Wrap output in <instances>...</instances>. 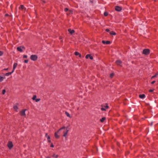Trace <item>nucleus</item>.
<instances>
[{
	"mask_svg": "<svg viewBox=\"0 0 158 158\" xmlns=\"http://www.w3.org/2000/svg\"><path fill=\"white\" fill-rule=\"evenodd\" d=\"M65 128V127H63L60 128L57 132H55L54 134V135L56 138L57 139H58L59 138V135H58V134L59 132L61 130H62L63 129Z\"/></svg>",
	"mask_w": 158,
	"mask_h": 158,
	"instance_id": "obj_1",
	"label": "nucleus"
},
{
	"mask_svg": "<svg viewBox=\"0 0 158 158\" xmlns=\"http://www.w3.org/2000/svg\"><path fill=\"white\" fill-rule=\"evenodd\" d=\"M63 130H64L63 136L65 137V139L66 140L67 139L66 136L69 131V130L67 129H65V128Z\"/></svg>",
	"mask_w": 158,
	"mask_h": 158,
	"instance_id": "obj_2",
	"label": "nucleus"
},
{
	"mask_svg": "<svg viewBox=\"0 0 158 158\" xmlns=\"http://www.w3.org/2000/svg\"><path fill=\"white\" fill-rule=\"evenodd\" d=\"M37 56L35 55H31L30 57L31 59L33 61H35L36 60H37Z\"/></svg>",
	"mask_w": 158,
	"mask_h": 158,
	"instance_id": "obj_3",
	"label": "nucleus"
},
{
	"mask_svg": "<svg viewBox=\"0 0 158 158\" xmlns=\"http://www.w3.org/2000/svg\"><path fill=\"white\" fill-rule=\"evenodd\" d=\"M150 52V50L148 49H145L143 50V54L147 55L149 54Z\"/></svg>",
	"mask_w": 158,
	"mask_h": 158,
	"instance_id": "obj_4",
	"label": "nucleus"
},
{
	"mask_svg": "<svg viewBox=\"0 0 158 158\" xmlns=\"http://www.w3.org/2000/svg\"><path fill=\"white\" fill-rule=\"evenodd\" d=\"M24 48H25L24 47L20 46V47L17 48V49L18 51L20 52H23V49H24Z\"/></svg>",
	"mask_w": 158,
	"mask_h": 158,
	"instance_id": "obj_5",
	"label": "nucleus"
},
{
	"mask_svg": "<svg viewBox=\"0 0 158 158\" xmlns=\"http://www.w3.org/2000/svg\"><path fill=\"white\" fill-rule=\"evenodd\" d=\"M26 110V109H24L21 111L20 112L21 115L22 116H25L26 114L25 112Z\"/></svg>",
	"mask_w": 158,
	"mask_h": 158,
	"instance_id": "obj_6",
	"label": "nucleus"
},
{
	"mask_svg": "<svg viewBox=\"0 0 158 158\" xmlns=\"http://www.w3.org/2000/svg\"><path fill=\"white\" fill-rule=\"evenodd\" d=\"M18 104H15L13 107L15 111L17 112L18 111Z\"/></svg>",
	"mask_w": 158,
	"mask_h": 158,
	"instance_id": "obj_7",
	"label": "nucleus"
},
{
	"mask_svg": "<svg viewBox=\"0 0 158 158\" xmlns=\"http://www.w3.org/2000/svg\"><path fill=\"white\" fill-rule=\"evenodd\" d=\"M7 146L10 149H11V148H12L13 146V145L12 142L10 141L7 144Z\"/></svg>",
	"mask_w": 158,
	"mask_h": 158,
	"instance_id": "obj_8",
	"label": "nucleus"
},
{
	"mask_svg": "<svg viewBox=\"0 0 158 158\" xmlns=\"http://www.w3.org/2000/svg\"><path fill=\"white\" fill-rule=\"evenodd\" d=\"M109 108V106L106 104L104 106L102 107L101 109L102 111H105L106 109H107Z\"/></svg>",
	"mask_w": 158,
	"mask_h": 158,
	"instance_id": "obj_9",
	"label": "nucleus"
},
{
	"mask_svg": "<svg viewBox=\"0 0 158 158\" xmlns=\"http://www.w3.org/2000/svg\"><path fill=\"white\" fill-rule=\"evenodd\" d=\"M115 10L117 11H120L121 10L122 8L119 6H116L115 7Z\"/></svg>",
	"mask_w": 158,
	"mask_h": 158,
	"instance_id": "obj_10",
	"label": "nucleus"
},
{
	"mask_svg": "<svg viewBox=\"0 0 158 158\" xmlns=\"http://www.w3.org/2000/svg\"><path fill=\"white\" fill-rule=\"evenodd\" d=\"M18 65V64L17 63H14L13 66V70H12V72H14V70L17 67V66Z\"/></svg>",
	"mask_w": 158,
	"mask_h": 158,
	"instance_id": "obj_11",
	"label": "nucleus"
},
{
	"mask_svg": "<svg viewBox=\"0 0 158 158\" xmlns=\"http://www.w3.org/2000/svg\"><path fill=\"white\" fill-rule=\"evenodd\" d=\"M116 64H117L118 65H119L120 66H122L121 65L122 62L120 60H117L116 61Z\"/></svg>",
	"mask_w": 158,
	"mask_h": 158,
	"instance_id": "obj_12",
	"label": "nucleus"
},
{
	"mask_svg": "<svg viewBox=\"0 0 158 158\" xmlns=\"http://www.w3.org/2000/svg\"><path fill=\"white\" fill-rule=\"evenodd\" d=\"M102 43L104 44H109L110 43V42L109 41H105L104 40L102 41Z\"/></svg>",
	"mask_w": 158,
	"mask_h": 158,
	"instance_id": "obj_13",
	"label": "nucleus"
},
{
	"mask_svg": "<svg viewBox=\"0 0 158 158\" xmlns=\"http://www.w3.org/2000/svg\"><path fill=\"white\" fill-rule=\"evenodd\" d=\"M68 31L71 34H72L74 32V31L73 30H71L70 29H69Z\"/></svg>",
	"mask_w": 158,
	"mask_h": 158,
	"instance_id": "obj_14",
	"label": "nucleus"
},
{
	"mask_svg": "<svg viewBox=\"0 0 158 158\" xmlns=\"http://www.w3.org/2000/svg\"><path fill=\"white\" fill-rule=\"evenodd\" d=\"M75 54L76 56L79 55V57H81V55L78 52H75Z\"/></svg>",
	"mask_w": 158,
	"mask_h": 158,
	"instance_id": "obj_15",
	"label": "nucleus"
},
{
	"mask_svg": "<svg viewBox=\"0 0 158 158\" xmlns=\"http://www.w3.org/2000/svg\"><path fill=\"white\" fill-rule=\"evenodd\" d=\"M145 95L144 94H140L139 95V97L141 98H145Z\"/></svg>",
	"mask_w": 158,
	"mask_h": 158,
	"instance_id": "obj_16",
	"label": "nucleus"
},
{
	"mask_svg": "<svg viewBox=\"0 0 158 158\" xmlns=\"http://www.w3.org/2000/svg\"><path fill=\"white\" fill-rule=\"evenodd\" d=\"M19 8L22 10H25V8L24 7V6L22 5L20 6V7H19Z\"/></svg>",
	"mask_w": 158,
	"mask_h": 158,
	"instance_id": "obj_17",
	"label": "nucleus"
},
{
	"mask_svg": "<svg viewBox=\"0 0 158 158\" xmlns=\"http://www.w3.org/2000/svg\"><path fill=\"white\" fill-rule=\"evenodd\" d=\"M52 156L54 158H57L58 157V155L54 154Z\"/></svg>",
	"mask_w": 158,
	"mask_h": 158,
	"instance_id": "obj_18",
	"label": "nucleus"
},
{
	"mask_svg": "<svg viewBox=\"0 0 158 158\" xmlns=\"http://www.w3.org/2000/svg\"><path fill=\"white\" fill-rule=\"evenodd\" d=\"M65 114L67 115V116L70 118H71V117L70 116L69 114L67 112H65Z\"/></svg>",
	"mask_w": 158,
	"mask_h": 158,
	"instance_id": "obj_19",
	"label": "nucleus"
},
{
	"mask_svg": "<svg viewBox=\"0 0 158 158\" xmlns=\"http://www.w3.org/2000/svg\"><path fill=\"white\" fill-rule=\"evenodd\" d=\"M13 72H12V71L11 72H9V73H6V76H9V75H10L12 73H13Z\"/></svg>",
	"mask_w": 158,
	"mask_h": 158,
	"instance_id": "obj_20",
	"label": "nucleus"
},
{
	"mask_svg": "<svg viewBox=\"0 0 158 158\" xmlns=\"http://www.w3.org/2000/svg\"><path fill=\"white\" fill-rule=\"evenodd\" d=\"M105 119L106 118L105 117L102 118V119H100V121L102 123L104 121Z\"/></svg>",
	"mask_w": 158,
	"mask_h": 158,
	"instance_id": "obj_21",
	"label": "nucleus"
},
{
	"mask_svg": "<svg viewBox=\"0 0 158 158\" xmlns=\"http://www.w3.org/2000/svg\"><path fill=\"white\" fill-rule=\"evenodd\" d=\"M110 34L111 35H116V33L114 31H111L110 32Z\"/></svg>",
	"mask_w": 158,
	"mask_h": 158,
	"instance_id": "obj_22",
	"label": "nucleus"
},
{
	"mask_svg": "<svg viewBox=\"0 0 158 158\" xmlns=\"http://www.w3.org/2000/svg\"><path fill=\"white\" fill-rule=\"evenodd\" d=\"M4 79L3 77L0 76V82H2Z\"/></svg>",
	"mask_w": 158,
	"mask_h": 158,
	"instance_id": "obj_23",
	"label": "nucleus"
},
{
	"mask_svg": "<svg viewBox=\"0 0 158 158\" xmlns=\"http://www.w3.org/2000/svg\"><path fill=\"white\" fill-rule=\"evenodd\" d=\"M36 96L35 95H34L33 98H32V99L33 100H35V99H36Z\"/></svg>",
	"mask_w": 158,
	"mask_h": 158,
	"instance_id": "obj_24",
	"label": "nucleus"
},
{
	"mask_svg": "<svg viewBox=\"0 0 158 158\" xmlns=\"http://www.w3.org/2000/svg\"><path fill=\"white\" fill-rule=\"evenodd\" d=\"M90 55L89 54H87V55L85 56V58L86 59H88L89 58V57Z\"/></svg>",
	"mask_w": 158,
	"mask_h": 158,
	"instance_id": "obj_25",
	"label": "nucleus"
},
{
	"mask_svg": "<svg viewBox=\"0 0 158 158\" xmlns=\"http://www.w3.org/2000/svg\"><path fill=\"white\" fill-rule=\"evenodd\" d=\"M158 75V73H157L155 75H154V76H153L152 77V78H153L154 77H156Z\"/></svg>",
	"mask_w": 158,
	"mask_h": 158,
	"instance_id": "obj_26",
	"label": "nucleus"
},
{
	"mask_svg": "<svg viewBox=\"0 0 158 158\" xmlns=\"http://www.w3.org/2000/svg\"><path fill=\"white\" fill-rule=\"evenodd\" d=\"M6 92V90L5 89H3L2 91V94H4Z\"/></svg>",
	"mask_w": 158,
	"mask_h": 158,
	"instance_id": "obj_27",
	"label": "nucleus"
},
{
	"mask_svg": "<svg viewBox=\"0 0 158 158\" xmlns=\"http://www.w3.org/2000/svg\"><path fill=\"white\" fill-rule=\"evenodd\" d=\"M114 75V73H112L110 75V77L111 78H112Z\"/></svg>",
	"mask_w": 158,
	"mask_h": 158,
	"instance_id": "obj_28",
	"label": "nucleus"
},
{
	"mask_svg": "<svg viewBox=\"0 0 158 158\" xmlns=\"http://www.w3.org/2000/svg\"><path fill=\"white\" fill-rule=\"evenodd\" d=\"M104 15L105 16H107L108 15V13L106 12H105L104 13Z\"/></svg>",
	"mask_w": 158,
	"mask_h": 158,
	"instance_id": "obj_29",
	"label": "nucleus"
},
{
	"mask_svg": "<svg viewBox=\"0 0 158 158\" xmlns=\"http://www.w3.org/2000/svg\"><path fill=\"white\" fill-rule=\"evenodd\" d=\"M40 98H37V99H36L35 100V101L36 102H38L39 101H40Z\"/></svg>",
	"mask_w": 158,
	"mask_h": 158,
	"instance_id": "obj_30",
	"label": "nucleus"
},
{
	"mask_svg": "<svg viewBox=\"0 0 158 158\" xmlns=\"http://www.w3.org/2000/svg\"><path fill=\"white\" fill-rule=\"evenodd\" d=\"M73 11L71 10H69L68 11V13H69V14H71L73 13Z\"/></svg>",
	"mask_w": 158,
	"mask_h": 158,
	"instance_id": "obj_31",
	"label": "nucleus"
},
{
	"mask_svg": "<svg viewBox=\"0 0 158 158\" xmlns=\"http://www.w3.org/2000/svg\"><path fill=\"white\" fill-rule=\"evenodd\" d=\"M3 54V52L1 51H0V56H2Z\"/></svg>",
	"mask_w": 158,
	"mask_h": 158,
	"instance_id": "obj_32",
	"label": "nucleus"
},
{
	"mask_svg": "<svg viewBox=\"0 0 158 158\" xmlns=\"http://www.w3.org/2000/svg\"><path fill=\"white\" fill-rule=\"evenodd\" d=\"M64 10L65 12H67L68 10V9L67 8H65L64 9Z\"/></svg>",
	"mask_w": 158,
	"mask_h": 158,
	"instance_id": "obj_33",
	"label": "nucleus"
},
{
	"mask_svg": "<svg viewBox=\"0 0 158 158\" xmlns=\"http://www.w3.org/2000/svg\"><path fill=\"white\" fill-rule=\"evenodd\" d=\"M89 58L91 59V60H92L93 59V57L92 56H91L90 55V56H89Z\"/></svg>",
	"mask_w": 158,
	"mask_h": 158,
	"instance_id": "obj_34",
	"label": "nucleus"
},
{
	"mask_svg": "<svg viewBox=\"0 0 158 158\" xmlns=\"http://www.w3.org/2000/svg\"><path fill=\"white\" fill-rule=\"evenodd\" d=\"M28 60H24V62L25 63H27L28 62Z\"/></svg>",
	"mask_w": 158,
	"mask_h": 158,
	"instance_id": "obj_35",
	"label": "nucleus"
},
{
	"mask_svg": "<svg viewBox=\"0 0 158 158\" xmlns=\"http://www.w3.org/2000/svg\"><path fill=\"white\" fill-rule=\"evenodd\" d=\"M23 57L24 58H27V56H26V55H24L23 56Z\"/></svg>",
	"mask_w": 158,
	"mask_h": 158,
	"instance_id": "obj_36",
	"label": "nucleus"
},
{
	"mask_svg": "<svg viewBox=\"0 0 158 158\" xmlns=\"http://www.w3.org/2000/svg\"><path fill=\"white\" fill-rule=\"evenodd\" d=\"M48 139H50V137L49 136H48L47 137Z\"/></svg>",
	"mask_w": 158,
	"mask_h": 158,
	"instance_id": "obj_37",
	"label": "nucleus"
},
{
	"mask_svg": "<svg viewBox=\"0 0 158 158\" xmlns=\"http://www.w3.org/2000/svg\"><path fill=\"white\" fill-rule=\"evenodd\" d=\"M106 31L107 32H109L110 31L109 30L107 29H106Z\"/></svg>",
	"mask_w": 158,
	"mask_h": 158,
	"instance_id": "obj_38",
	"label": "nucleus"
},
{
	"mask_svg": "<svg viewBox=\"0 0 158 158\" xmlns=\"http://www.w3.org/2000/svg\"><path fill=\"white\" fill-rule=\"evenodd\" d=\"M51 147H54V145H53V144L52 143L51 145Z\"/></svg>",
	"mask_w": 158,
	"mask_h": 158,
	"instance_id": "obj_39",
	"label": "nucleus"
},
{
	"mask_svg": "<svg viewBox=\"0 0 158 158\" xmlns=\"http://www.w3.org/2000/svg\"><path fill=\"white\" fill-rule=\"evenodd\" d=\"M155 81H152L151 83L152 84H153L155 82Z\"/></svg>",
	"mask_w": 158,
	"mask_h": 158,
	"instance_id": "obj_40",
	"label": "nucleus"
},
{
	"mask_svg": "<svg viewBox=\"0 0 158 158\" xmlns=\"http://www.w3.org/2000/svg\"><path fill=\"white\" fill-rule=\"evenodd\" d=\"M153 90H152V89H150V90H149V91L150 92H153Z\"/></svg>",
	"mask_w": 158,
	"mask_h": 158,
	"instance_id": "obj_41",
	"label": "nucleus"
},
{
	"mask_svg": "<svg viewBox=\"0 0 158 158\" xmlns=\"http://www.w3.org/2000/svg\"><path fill=\"white\" fill-rule=\"evenodd\" d=\"M45 136H46L47 137V136H48V134L47 133H46V134H45Z\"/></svg>",
	"mask_w": 158,
	"mask_h": 158,
	"instance_id": "obj_42",
	"label": "nucleus"
},
{
	"mask_svg": "<svg viewBox=\"0 0 158 158\" xmlns=\"http://www.w3.org/2000/svg\"><path fill=\"white\" fill-rule=\"evenodd\" d=\"M48 142H51V140H50V139H48Z\"/></svg>",
	"mask_w": 158,
	"mask_h": 158,
	"instance_id": "obj_43",
	"label": "nucleus"
},
{
	"mask_svg": "<svg viewBox=\"0 0 158 158\" xmlns=\"http://www.w3.org/2000/svg\"><path fill=\"white\" fill-rule=\"evenodd\" d=\"M46 158H50L49 157H47Z\"/></svg>",
	"mask_w": 158,
	"mask_h": 158,
	"instance_id": "obj_44",
	"label": "nucleus"
},
{
	"mask_svg": "<svg viewBox=\"0 0 158 158\" xmlns=\"http://www.w3.org/2000/svg\"><path fill=\"white\" fill-rule=\"evenodd\" d=\"M7 14H6V16H7Z\"/></svg>",
	"mask_w": 158,
	"mask_h": 158,
	"instance_id": "obj_45",
	"label": "nucleus"
}]
</instances>
